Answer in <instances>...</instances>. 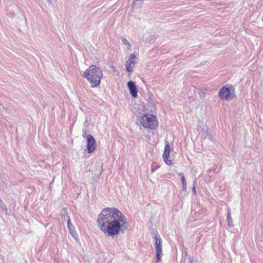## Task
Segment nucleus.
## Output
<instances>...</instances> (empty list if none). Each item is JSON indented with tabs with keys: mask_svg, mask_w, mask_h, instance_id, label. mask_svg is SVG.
Wrapping results in <instances>:
<instances>
[{
	"mask_svg": "<svg viewBox=\"0 0 263 263\" xmlns=\"http://www.w3.org/2000/svg\"><path fill=\"white\" fill-rule=\"evenodd\" d=\"M99 229L106 237L118 236L128 228L125 216L115 208H105L99 214L97 220Z\"/></svg>",
	"mask_w": 263,
	"mask_h": 263,
	"instance_id": "1",
	"label": "nucleus"
},
{
	"mask_svg": "<svg viewBox=\"0 0 263 263\" xmlns=\"http://www.w3.org/2000/svg\"><path fill=\"white\" fill-rule=\"evenodd\" d=\"M103 76L102 70L94 65L90 66L83 74V77L88 80L92 87L100 85Z\"/></svg>",
	"mask_w": 263,
	"mask_h": 263,
	"instance_id": "2",
	"label": "nucleus"
},
{
	"mask_svg": "<svg viewBox=\"0 0 263 263\" xmlns=\"http://www.w3.org/2000/svg\"><path fill=\"white\" fill-rule=\"evenodd\" d=\"M139 123L145 128L155 129L158 121L156 117L152 114H144L140 118Z\"/></svg>",
	"mask_w": 263,
	"mask_h": 263,
	"instance_id": "3",
	"label": "nucleus"
},
{
	"mask_svg": "<svg viewBox=\"0 0 263 263\" xmlns=\"http://www.w3.org/2000/svg\"><path fill=\"white\" fill-rule=\"evenodd\" d=\"M218 96L221 100L232 99L235 96L234 89L232 86L226 85L220 89Z\"/></svg>",
	"mask_w": 263,
	"mask_h": 263,
	"instance_id": "4",
	"label": "nucleus"
},
{
	"mask_svg": "<svg viewBox=\"0 0 263 263\" xmlns=\"http://www.w3.org/2000/svg\"><path fill=\"white\" fill-rule=\"evenodd\" d=\"M155 240V248L156 250V256L157 258V262L161 261V258L162 255V250L161 245V239L158 234H156L154 237Z\"/></svg>",
	"mask_w": 263,
	"mask_h": 263,
	"instance_id": "5",
	"label": "nucleus"
},
{
	"mask_svg": "<svg viewBox=\"0 0 263 263\" xmlns=\"http://www.w3.org/2000/svg\"><path fill=\"white\" fill-rule=\"evenodd\" d=\"M87 148L89 153H92L96 148V142L95 138L91 135L86 136Z\"/></svg>",
	"mask_w": 263,
	"mask_h": 263,
	"instance_id": "6",
	"label": "nucleus"
},
{
	"mask_svg": "<svg viewBox=\"0 0 263 263\" xmlns=\"http://www.w3.org/2000/svg\"><path fill=\"white\" fill-rule=\"evenodd\" d=\"M136 60V57L134 54H131L128 60L126 62V70L129 73H131L135 65V61Z\"/></svg>",
	"mask_w": 263,
	"mask_h": 263,
	"instance_id": "7",
	"label": "nucleus"
},
{
	"mask_svg": "<svg viewBox=\"0 0 263 263\" xmlns=\"http://www.w3.org/2000/svg\"><path fill=\"white\" fill-rule=\"evenodd\" d=\"M170 146L169 142L167 141L165 142L164 151L163 154V158L164 162L167 164L170 165L172 163L171 160L168 159V157L170 153Z\"/></svg>",
	"mask_w": 263,
	"mask_h": 263,
	"instance_id": "8",
	"label": "nucleus"
},
{
	"mask_svg": "<svg viewBox=\"0 0 263 263\" xmlns=\"http://www.w3.org/2000/svg\"><path fill=\"white\" fill-rule=\"evenodd\" d=\"M127 86L131 95L135 98L137 97L138 91L135 83L133 81H129L127 83Z\"/></svg>",
	"mask_w": 263,
	"mask_h": 263,
	"instance_id": "9",
	"label": "nucleus"
},
{
	"mask_svg": "<svg viewBox=\"0 0 263 263\" xmlns=\"http://www.w3.org/2000/svg\"><path fill=\"white\" fill-rule=\"evenodd\" d=\"M138 37L144 42H150L152 40L148 32H145L143 34H139Z\"/></svg>",
	"mask_w": 263,
	"mask_h": 263,
	"instance_id": "10",
	"label": "nucleus"
},
{
	"mask_svg": "<svg viewBox=\"0 0 263 263\" xmlns=\"http://www.w3.org/2000/svg\"><path fill=\"white\" fill-rule=\"evenodd\" d=\"M230 209L229 208H228L227 221H228V226L229 228L233 227V219L231 216V213L230 212Z\"/></svg>",
	"mask_w": 263,
	"mask_h": 263,
	"instance_id": "11",
	"label": "nucleus"
},
{
	"mask_svg": "<svg viewBox=\"0 0 263 263\" xmlns=\"http://www.w3.org/2000/svg\"><path fill=\"white\" fill-rule=\"evenodd\" d=\"M121 41L122 42L123 44L124 45L126 46V48L128 50H130L131 48H132V45L130 44V43H129V42L126 39V37H125L124 36H122L121 37Z\"/></svg>",
	"mask_w": 263,
	"mask_h": 263,
	"instance_id": "12",
	"label": "nucleus"
},
{
	"mask_svg": "<svg viewBox=\"0 0 263 263\" xmlns=\"http://www.w3.org/2000/svg\"><path fill=\"white\" fill-rule=\"evenodd\" d=\"M67 228L68 229V230L70 234H73V226L71 223L70 218L68 216H67Z\"/></svg>",
	"mask_w": 263,
	"mask_h": 263,
	"instance_id": "13",
	"label": "nucleus"
},
{
	"mask_svg": "<svg viewBox=\"0 0 263 263\" xmlns=\"http://www.w3.org/2000/svg\"><path fill=\"white\" fill-rule=\"evenodd\" d=\"M0 208L2 210V211L5 212L6 213L7 212V209L6 205L4 204L2 199L0 198Z\"/></svg>",
	"mask_w": 263,
	"mask_h": 263,
	"instance_id": "14",
	"label": "nucleus"
},
{
	"mask_svg": "<svg viewBox=\"0 0 263 263\" xmlns=\"http://www.w3.org/2000/svg\"><path fill=\"white\" fill-rule=\"evenodd\" d=\"M179 175L181 177L180 179H181L182 183L184 184V183H186V181H185V177H184V175L181 173L179 174Z\"/></svg>",
	"mask_w": 263,
	"mask_h": 263,
	"instance_id": "15",
	"label": "nucleus"
},
{
	"mask_svg": "<svg viewBox=\"0 0 263 263\" xmlns=\"http://www.w3.org/2000/svg\"><path fill=\"white\" fill-rule=\"evenodd\" d=\"M195 182V181H194V184H193V188H192V192H193V193H194V195H196V191Z\"/></svg>",
	"mask_w": 263,
	"mask_h": 263,
	"instance_id": "16",
	"label": "nucleus"
},
{
	"mask_svg": "<svg viewBox=\"0 0 263 263\" xmlns=\"http://www.w3.org/2000/svg\"><path fill=\"white\" fill-rule=\"evenodd\" d=\"M187 188L186 183L182 184V190L185 191Z\"/></svg>",
	"mask_w": 263,
	"mask_h": 263,
	"instance_id": "17",
	"label": "nucleus"
},
{
	"mask_svg": "<svg viewBox=\"0 0 263 263\" xmlns=\"http://www.w3.org/2000/svg\"><path fill=\"white\" fill-rule=\"evenodd\" d=\"M47 2L49 5H52V1L51 0H47Z\"/></svg>",
	"mask_w": 263,
	"mask_h": 263,
	"instance_id": "18",
	"label": "nucleus"
},
{
	"mask_svg": "<svg viewBox=\"0 0 263 263\" xmlns=\"http://www.w3.org/2000/svg\"><path fill=\"white\" fill-rule=\"evenodd\" d=\"M85 135H86V133H83V136L84 137H85Z\"/></svg>",
	"mask_w": 263,
	"mask_h": 263,
	"instance_id": "19",
	"label": "nucleus"
},
{
	"mask_svg": "<svg viewBox=\"0 0 263 263\" xmlns=\"http://www.w3.org/2000/svg\"><path fill=\"white\" fill-rule=\"evenodd\" d=\"M3 105V103L1 101H0V106H2Z\"/></svg>",
	"mask_w": 263,
	"mask_h": 263,
	"instance_id": "20",
	"label": "nucleus"
},
{
	"mask_svg": "<svg viewBox=\"0 0 263 263\" xmlns=\"http://www.w3.org/2000/svg\"><path fill=\"white\" fill-rule=\"evenodd\" d=\"M64 211L65 213H66V211H67V209H64Z\"/></svg>",
	"mask_w": 263,
	"mask_h": 263,
	"instance_id": "21",
	"label": "nucleus"
}]
</instances>
